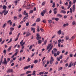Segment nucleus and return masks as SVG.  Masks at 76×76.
<instances>
[{"instance_id": "nucleus-1", "label": "nucleus", "mask_w": 76, "mask_h": 76, "mask_svg": "<svg viewBox=\"0 0 76 76\" xmlns=\"http://www.w3.org/2000/svg\"><path fill=\"white\" fill-rule=\"evenodd\" d=\"M10 60V58H7V61H6V59L5 58L4 59V62L3 61L2 62V64H7L8 62H9Z\"/></svg>"}, {"instance_id": "nucleus-2", "label": "nucleus", "mask_w": 76, "mask_h": 76, "mask_svg": "<svg viewBox=\"0 0 76 76\" xmlns=\"http://www.w3.org/2000/svg\"><path fill=\"white\" fill-rule=\"evenodd\" d=\"M75 4L73 5L72 7L73 10H72V8H70V11L69 12H70V13H72V12H75Z\"/></svg>"}, {"instance_id": "nucleus-3", "label": "nucleus", "mask_w": 76, "mask_h": 76, "mask_svg": "<svg viewBox=\"0 0 76 76\" xmlns=\"http://www.w3.org/2000/svg\"><path fill=\"white\" fill-rule=\"evenodd\" d=\"M26 11H24L23 13V15H26V16H25L24 17V18H23V20H24V19H25L26 18H28L29 17V15H28V13H26Z\"/></svg>"}, {"instance_id": "nucleus-4", "label": "nucleus", "mask_w": 76, "mask_h": 76, "mask_svg": "<svg viewBox=\"0 0 76 76\" xmlns=\"http://www.w3.org/2000/svg\"><path fill=\"white\" fill-rule=\"evenodd\" d=\"M47 11L45 9L44 10L42 11L41 13V15L42 16H44V15H45V13H46Z\"/></svg>"}, {"instance_id": "nucleus-5", "label": "nucleus", "mask_w": 76, "mask_h": 76, "mask_svg": "<svg viewBox=\"0 0 76 76\" xmlns=\"http://www.w3.org/2000/svg\"><path fill=\"white\" fill-rule=\"evenodd\" d=\"M37 37H36V39L37 40H39L41 38L39 34H37Z\"/></svg>"}, {"instance_id": "nucleus-6", "label": "nucleus", "mask_w": 76, "mask_h": 76, "mask_svg": "<svg viewBox=\"0 0 76 76\" xmlns=\"http://www.w3.org/2000/svg\"><path fill=\"white\" fill-rule=\"evenodd\" d=\"M6 10H4L3 11H2L3 13H4V14L5 16L6 15H7V13H8V11Z\"/></svg>"}, {"instance_id": "nucleus-7", "label": "nucleus", "mask_w": 76, "mask_h": 76, "mask_svg": "<svg viewBox=\"0 0 76 76\" xmlns=\"http://www.w3.org/2000/svg\"><path fill=\"white\" fill-rule=\"evenodd\" d=\"M53 61H54V59L53 57H51V59L50 60V64H53Z\"/></svg>"}, {"instance_id": "nucleus-8", "label": "nucleus", "mask_w": 76, "mask_h": 76, "mask_svg": "<svg viewBox=\"0 0 76 76\" xmlns=\"http://www.w3.org/2000/svg\"><path fill=\"white\" fill-rule=\"evenodd\" d=\"M23 40H22L20 43V44L21 45V46H23V45H25V42H24L23 43Z\"/></svg>"}, {"instance_id": "nucleus-9", "label": "nucleus", "mask_w": 76, "mask_h": 76, "mask_svg": "<svg viewBox=\"0 0 76 76\" xmlns=\"http://www.w3.org/2000/svg\"><path fill=\"white\" fill-rule=\"evenodd\" d=\"M30 65H28V66H26L24 67V69L26 70V69H28V68H30Z\"/></svg>"}, {"instance_id": "nucleus-10", "label": "nucleus", "mask_w": 76, "mask_h": 76, "mask_svg": "<svg viewBox=\"0 0 76 76\" xmlns=\"http://www.w3.org/2000/svg\"><path fill=\"white\" fill-rule=\"evenodd\" d=\"M69 5L67 8L68 9H69L70 8V7H71V4H72V1H70L69 2Z\"/></svg>"}, {"instance_id": "nucleus-11", "label": "nucleus", "mask_w": 76, "mask_h": 76, "mask_svg": "<svg viewBox=\"0 0 76 76\" xmlns=\"http://www.w3.org/2000/svg\"><path fill=\"white\" fill-rule=\"evenodd\" d=\"M53 47V46H52L48 50V53H50V50H52Z\"/></svg>"}, {"instance_id": "nucleus-12", "label": "nucleus", "mask_w": 76, "mask_h": 76, "mask_svg": "<svg viewBox=\"0 0 76 76\" xmlns=\"http://www.w3.org/2000/svg\"><path fill=\"white\" fill-rule=\"evenodd\" d=\"M31 31H33V33H35V28H31Z\"/></svg>"}, {"instance_id": "nucleus-13", "label": "nucleus", "mask_w": 76, "mask_h": 76, "mask_svg": "<svg viewBox=\"0 0 76 76\" xmlns=\"http://www.w3.org/2000/svg\"><path fill=\"white\" fill-rule=\"evenodd\" d=\"M51 45H52V44H50L48 45L47 46V50H48V49H49V48H50V47H51Z\"/></svg>"}, {"instance_id": "nucleus-14", "label": "nucleus", "mask_w": 76, "mask_h": 76, "mask_svg": "<svg viewBox=\"0 0 76 76\" xmlns=\"http://www.w3.org/2000/svg\"><path fill=\"white\" fill-rule=\"evenodd\" d=\"M58 34L59 35H60L61 34V30H60L59 31H58L57 32Z\"/></svg>"}, {"instance_id": "nucleus-15", "label": "nucleus", "mask_w": 76, "mask_h": 76, "mask_svg": "<svg viewBox=\"0 0 76 76\" xmlns=\"http://www.w3.org/2000/svg\"><path fill=\"white\" fill-rule=\"evenodd\" d=\"M42 42V41L41 39L39 40L38 41V44H41Z\"/></svg>"}, {"instance_id": "nucleus-16", "label": "nucleus", "mask_w": 76, "mask_h": 76, "mask_svg": "<svg viewBox=\"0 0 76 76\" xmlns=\"http://www.w3.org/2000/svg\"><path fill=\"white\" fill-rule=\"evenodd\" d=\"M31 35V33H28L27 34H26V37H28L29 35Z\"/></svg>"}, {"instance_id": "nucleus-17", "label": "nucleus", "mask_w": 76, "mask_h": 76, "mask_svg": "<svg viewBox=\"0 0 76 76\" xmlns=\"http://www.w3.org/2000/svg\"><path fill=\"white\" fill-rule=\"evenodd\" d=\"M11 49H12V46H10L8 49H7V51L8 52H10V50H11Z\"/></svg>"}, {"instance_id": "nucleus-18", "label": "nucleus", "mask_w": 76, "mask_h": 76, "mask_svg": "<svg viewBox=\"0 0 76 76\" xmlns=\"http://www.w3.org/2000/svg\"><path fill=\"white\" fill-rule=\"evenodd\" d=\"M69 25V23H66V24H64L63 25V26L64 28L66 26H68Z\"/></svg>"}, {"instance_id": "nucleus-19", "label": "nucleus", "mask_w": 76, "mask_h": 76, "mask_svg": "<svg viewBox=\"0 0 76 76\" xmlns=\"http://www.w3.org/2000/svg\"><path fill=\"white\" fill-rule=\"evenodd\" d=\"M3 58H1V61H0V66L1 65V63H2V61H3Z\"/></svg>"}, {"instance_id": "nucleus-20", "label": "nucleus", "mask_w": 76, "mask_h": 76, "mask_svg": "<svg viewBox=\"0 0 76 76\" xmlns=\"http://www.w3.org/2000/svg\"><path fill=\"white\" fill-rule=\"evenodd\" d=\"M61 13H63L64 14H66V12L65 11H63V10H61Z\"/></svg>"}, {"instance_id": "nucleus-21", "label": "nucleus", "mask_w": 76, "mask_h": 76, "mask_svg": "<svg viewBox=\"0 0 76 76\" xmlns=\"http://www.w3.org/2000/svg\"><path fill=\"white\" fill-rule=\"evenodd\" d=\"M44 73V72H40L39 73V74H38L37 75H39V76L41 75H43Z\"/></svg>"}, {"instance_id": "nucleus-22", "label": "nucleus", "mask_w": 76, "mask_h": 76, "mask_svg": "<svg viewBox=\"0 0 76 76\" xmlns=\"http://www.w3.org/2000/svg\"><path fill=\"white\" fill-rule=\"evenodd\" d=\"M40 20H41L40 18H38L36 20V22H40Z\"/></svg>"}, {"instance_id": "nucleus-23", "label": "nucleus", "mask_w": 76, "mask_h": 76, "mask_svg": "<svg viewBox=\"0 0 76 76\" xmlns=\"http://www.w3.org/2000/svg\"><path fill=\"white\" fill-rule=\"evenodd\" d=\"M14 29H15V28H14L11 27L10 28V31H12L13 30H14Z\"/></svg>"}, {"instance_id": "nucleus-24", "label": "nucleus", "mask_w": 76, "mask_h": 76, "mask_svg": "<svg viewBox=\"0 0 76 76\" xmlns=\"http://www.w3.org/2000/svg\"><path fill=\"white\" fill-rule=\"evenodd\" d=\"M7 25V23H5L4 24V25L3 26V28H5L6 27V26Z\"/></svg>"}, {"instance_id": "nucleus-25", "label": "nucleus", "mask_w": 76, "mask_h": 76, "mask_svg": "<svg viewBox=\"0 0 76 76\" xmlns=\"http://www.w3.org/2000/svg\"><path fill=\"white\" fill-rule=\"evenodd\" d=\"M40 30H39V26H37V31L39 32Z\"/></svg>"}, {"instance_id": "nucleus-26", "label": "nucleus", "mask_w": 76, "mask_h": 76, "mask_svg": "<svg viewBox=\"0 0 76 76\" xmlns=\"http://www.w3.org/2000/svg\"><path fill=\"white\" fill-rule=\"evenodd\" d=\"M55 6H56V5H55V3L54 2L53 3L52 7H53V8H54V7H55Z\"/></svg>"}, {"instance_id": "nucleus-27", "label": "nucleus", "mask_w": 76, "mask_h": 76, "mask_svg": "<svg viewBox=\"0 0 76 76\" xmlns=\"http://www.w3.org/2000/svg\"><path fill=\"white\" fill-rule=\"evenodd\" d=\"M15 53H18L19 52V50H18V49H16L15 51Z\"/></svg>"}, {"instance_id": "nucleus-28", "label": "nucleus", "mask_w": 76, "mask_h": 76, "mask_svg": "<svg viewBox=\"0 0 76 76\" xmlns=\"http://www.w3.org/2000/svg\"><path fill=\"white\" fill-rule=\"evenodd\" d=\"M47 40H46L45 41V42H44V45H45L46 44H47Z\"/></svg>"}, {"instance_id": "nucleus-29", "label": "nucleus", "mask_w": 76, "mask_h": 76, "mask_svg": "<svg viewBox=\"0 0 76 76\" xmlns=\"http://www.w3.org/2000/svg\"><path fill=\"white\" fill-rule=\"evenodd\" d=\"M24 20H23L22 21H21V22H20V24H22V23H23L24 22H25V21H26V19H24Z\"/></svg>"}, {"instance_id": "nucleus-30", "label": "nucleus", "mask_w": 76, "mask_h": 76, "mask_svg": "<svg viewBox=\"0 0 76 76\" xmlns=\"http://www.w3.org/2000/svg\"><path fill=\"white\" fill-rule=\"evenodd\" d=\"M31 73V71H28L26 72V74H29V73Z\"/></svg>"}, {"instance_id": "nucleus-31", "label": "nucleus", "mask_w": 76, "mask_h": 76, "mask_svg": "<svg viewBox=\"0 0 76 76\" xmlns=\"http://www.w3.org/2000/svg\"><path fill=\"white\" fill-rule=\"evenodd\" d=\"M34 63L35 64H36L38 63V60H36L34 61Z\"/></svg>"}, {"instance_id": "nucleus-32", "label": "nucleus", "mask_w": 76, "mask_h": 76, "mask_svg": "<svg viewBox=\"0 0 76 76\" xmlns=\"http://www.w3.org/2000/svg\"><path fill=\"white\" fill-rule=\"evenodd\" d=\"M3 53H4V55H6V50H4Z\"/></svg>"}, {"instance_id": "nucleus-33", "label": "nucleus", "mask_w": 76, "mask_h": 76, "mask_svg": "<svg viewBox=\"0 0 76 76\" xmlns=\"http://www.w3.org/2000/svg\"><path fill=\"white\" fill-rule=\"evenodd\" d=\"M36 72V71H34L33 72L32 75H35V74Z\"/></svg>"}, {"instance_id": "nucleus-34", "label": "nucleus", "mask_w": 76, "mask_h": 76, "mask_svg": "<svg viewBox=\"0 0 76 76\" xmlns=\"http://www.w3.org/2000/svg\"><path fill=\"white\" fill-rule=\"evenodd\" d=\"M69 39V37L68 36H66V40H68V39Z\"/></svg>"}, {"instance_id": "nucleus-35", "label": "nucleus", "mask_w": 76, "mask_h": 76, "mask_svg": "<svg viewBox=\"0 0 76 76\" xmlns=\"http://www.w3.org/2000/svg\"><path fill=\"white\" fill-rule=\"evenodd\" d=\"M72 25H76V22H75L74 21L72 22Z\"/></svg>"}, {"instance_id": "nucleus-36", "label": "nucleus", "mask_w": 76, "mask_h": 76, "mask_svg": "<svg viewBox=\"0 0 76 76\" xmlns=\"http://www.w3.org/2000/svg\"><path fill=\"white\" fill-rule=\"evenodd\" d=\"M7 8V7H6V6H4L3 7V9H4V10H6Z\"/></svg>"}, {"instance_id": "nucleus-37", "label": "nucleus", "mask_w": 76, "mask_h": 76, "mask_svg": "<svg viewBox=\"0 0 76 76\" xmlns=\"http://www.w3.org/2000/svg\"><path fill=\"white\" fill-rule=\"evenodd\" d=\"M12 41V39H10V40L7 43V44H9V43H10V42H11Z\"/></svg>"}, {"instance_id": "nucleus-38", "label": "nucleus", "mask_w": 76, "mask_h": 76, "mask_svg": "<svg viewBox=\"0 0 76 76\" xmlns=\"http://www.w3.org/2000/svg\"><path fill=\"white\" fill-rule=\"evenodd\" d=\"M10 71L11 73H13V69H10Z\"/></svg>"}, {"instance_id": "nucleus-39", "label": "nucleus", "mask_w": 76, "mask_h": 76, "mask_svg": "<svg viewBox=\"0 0 76 76\" xmlns=\"http://www.w3.org/2000/svg\"><path fill=\"white\" fill-rule=\"evenodd\" d=\"M58 42L59 43H60V42H61V39H60L58 40Z\"/></svg>"}, {"instance_id": "nucleus-40", "label": "nucleus", "mask_w": 76, "mask_h": 76, "mask_svg": "<svg viewBox=\"0 0 76 76\" xmlns=\"http://www.w3.org/2000/svg\"><path fill=\"white\" fill-rule=\"evenodd\" d=\"M60 51H58L57 52V55H58V56H59L60 54Z\"/></svg>"}, {"instance_id": "nucleus-41", "label": "nucleus", "mask_w": 76, "mask_h": 76, "mask_svg": "<svg viewBox=\"0 0 76 76\" xmlns=\"http://www.w3.org/2000/svg\"><path fill=\"white\" fill-rule=\"evenodd\" d=\"M55 20H56V21H58V20H59V19L58 18H56L55 19Z\"/></svg>"}, {"instance_id": "nucleus-42", "label": "nucleus", "mask_w": 76, "mask_h": 76, "mask_svg": "<svg viewBox=\"0 0 76 76\" xmlns=\"http://www.w3.org/2000/svg\"><path fill=\"white\" fill-rule=\"evenodd\" d=\"M27 61L28 62H29V61H31V59H30V58H29V57H28V59H27Z\"/></svg>"}, {"instance_id": "nucleus-43", "label": "nucleus", "mask_w": 76, "mask_h": 76, "mask_svg": "<svg viewBox=\"0 0 76 76\" xmlns=\"http://www.w3.org/2000/svg\"><path fill=\"white\" fill-rule=\"evenodd\" d=\"M58 16L59 17H62V15L60 14H57Z\"/></svg>"}, {"instance_id": "nucleus-44", "label": "nucleus", "mask_w": 76, "mask_h": 76, "mask_svg": "<svg viewBox=\"0 0 76 76\" xmlns=\"http://www.w3.org/2000/svg\"><path fill=\"white\" fill-rule=\"evenodd\" d=\"M68 67H72V63H70Z\"/></svg>"}, {"instance_id": "nucleus-45", "label": "nucleus", "mask_w": 76, "mask_h": 76, "mask_svg": "<svg viewBox=\"0 0 76 76\" xmlns=\"http://www.w3.org/2000/svg\"><path fill=\"white\" fill-rule=\"evenodd\" d=\"M62 69H63V67H59V69H58V70L59 71L61 70H62Z\"/></svg>"}, {"instance_id": "nucleus-46", "label": "nucleus", "mask_w": 76, "mask_h": 76, "mask_svg": "<svg viewBox=\"0 0 76 76\" xmlns=\"http://www.w3.org/2000/svg\"><path fill=\"white\" fill-rule=\"evenodd\" d=\"M29 23L27 22L26 23V26H29Z\"/></svg>"}, {"instance_id": "nucleus-47", "label": "nucleus", "mask_w": 76, "mask_h": 76, "mask_svg": "<svg viewBox=\"0 0 76 76\" xmlns=\"http://www.w3.org/2000/svg\"><path fill=\"white\" fill-rule=\"evenodd\" d=\"M53 50L55 52H56V51H57V49L56 48H54L53 49Z\"/></svg>"}, {"instance_id": "nucleus-48", "label": "nucleus", "mask_w": 76, "mask_h": 76, "mask_svg": "<svg viewBox=\"0 0 76 76\" xmlns=\"http://www.w3.org/2000/svg\"><path fill=\"white\" fill-rule=\"evenodd\" d=\"M36 26V23H34L31 25L32 26Z\"/></svg>"}, {"instance_id": "nucleus-49", "label": "nucleus", "mask_w": 76, "mask_h": 76, "mask_svg": "<svg viewBox=\"0 0 76 76\" xmlns=\"http://www.w3.org/2000/svg\"><path fill=\"white\" fill-rule=\"evenodd\" d=\"M44 23H47V22H46V20H43L42 21Z\"/></svg>"}, {"instance_id": "nucleus-50", "label": "nucleus", "mask_w": 76, "mask_h": 76, "mask_svg": "<svg viewBox=\"0 0 76 76\" xmlns=\"http://www.w3.org/2000/svg\"><path fill=\"white\" fill-rule=\"evenodd\" d=\"M32 45H31L29 48V50H31L32 49Z\"/></svg>"}, {"instance_id": "nucleus-51", "label": "nucleus", "mask_w": 76, "mask_h": 76, "mask_svg": "<svg viewBox=\"0 0 76 76\" xmlns=\"http://www.w3.org/2000/svg\"><path fill=\"white\" fill-rule=\"evenodd\" d=\"M57 13V11H54V13L55 15H56V14Z\"/></svg>"}, {"instance_id": "nucleus-52", "label": "nucleus", "mask_w": 76, "mask_h": 76, "mask_svg": "<svg viewBox=\"0 0 76 76\" xmlns=\"http://www.w3.org/2000/svg\"><path fill=\"white\" fill-rule=\"evenodd\" d=\"M14 3H15V5H17V3H18V1H14Z\"/></svg>"}, {"instance_id": "nucleus-53", "label": "nucleus", "mask_w": 76, "mask_h": 76, "mask_svg": "<svg viewBox=\"0 0 76 76\" xmlns=\"http://www.w3.org/2000/svg\"><path fill=\"white\" fill-rule=\"evenodd\" d=\"M16 26V23H14L12 24V27H14V26Z\"/></svg>"}, {"instance_id": "nucleus-54", "label": "nucleus", "mask_w": 76, "mask_h": 76, "mask_svg": "<svg viewBox=\"0 0 76 76\" xmlns=\"http://www.w3.org/2000/svg\"><path fill=\"white\" fill-rule=\"evenodd\" d=\"M49 23H52V20H48Z\"/></svg>"}, {"instance_id": "nucleus-55", "label": "nucleus", "mask_w": 76, "mask_h": 76, "mask_svg": "<svg viewBox=\"0 0 76 76\" xmlns=\"http://www.w3.org/2000/svg\"><path fill=\"white\" fill-rule=\"evenodd\" d=\"M45 2H43L42 3V6H44L45 5Z\"/></svg>"}, {"instance_id": "nucleus-56", "label": "nucleus", "mask_w": 76, "mask_h": 76, "mask_svg": "<svg viewBox=\"0 0 76 76\" xmlns=\"http://www.w3.org/2000/svg\"><path fill=\"white\" fill-rule=\"evenodd\" d=\"M35 6V3H33L31 4V5L30 6V7H31V6Z\"/></svg>"}, {"instance_id": "nucleus-57", "label": "nucleus", "mask_w": 76, "mask_h": 76, "mask_svg": "<svg viewBox=\"0 0 76 76\" xmlns=\"http://www.w3.org/2000/svg\"><path fill=\"white\" fill-rule=\"evenodd\" d=\"M30 13H33V10H30Z\"/></svg>"}, {"instance_id": "nucleus-58", "label": "nucleus", "mask_w": 76, "mask_h": 76, "mask_svg": "<svg viewBox=\"0 0 76 76\" xmlns=\"http://www.w3.org/2000/svg\"><path fill=\"white\" fill-rule=\"evenodd\" d=\"M54 56H55V57H57V54H56V53H54Z\"/></svg>"}, {"instance_id": "nucleus-59", "label": "nucleus", "mask_w": 76, "mask_h": 76, "mask_svg": "<svg viewBox=\"0 0 76 76\" xmlns=\"http://www.w3.org/2000/svg\"><path fill=\"white\" fill-rule=\"evenodd\" d=\"M7 72L8 73H9V72H10V69H7Z\"/></svg>"}, {"instance_id": "nucleus-60", "label": "nucleus", "mask_w": 76, "mask_h": 76, "mask_svg": "<svg viewBox=\"0 0 76 76\" xmlns=\"http://www.w3.org/2000/svg\"><path fill=\"white\" fill-rule=\"evenodd\" d=\"M72 39H75V36H72V37H71Z\"/></svg>"}, {"instance_id": "nucleus-61", "label": "nucleus", "mask_w": 76, "mask_h": 76, "mask_svg": "<svg viewBox=\"0 0 76 76\" xmlns=\"http://www.w3.org/2000/svg\"><path fill=\"white\" fill-rule=\"evenodd\" d=\"M70 57H73V54L71 53L70 54Z\"/></svg>"}, {"instance_id": "nucleus-62", "label": "nucleus", "mask_w": 76, "mask_h": 76, "mask_svg": "<svg viewBox=\"0 0 76 76\" xmlns=\"http://www.w3.org/2000/svg\"><path fill=\"white\" fill-rule=\"evenodd\" d=\"M12 23H12V22H10V26H12Z\"/></svg>"}, {"instance_id": "nucleus-63", "label": "nucleus", "mask_w": 76, "mask_h": 76, "mask_svg": "<svg viewBox=\"0 0 76 76\" xmlns=\"http://www.w3.org/2000/svg\"><path fill=\"white\" fill-rule=\"evenodd\" d=\"M73 1L74 4H75L76 2V0H73Z\"/></svg>"}, {"instance_id": "nucleus-64", "label": "nucleus", "mask_w": 76, "mask_h": 76, "mask_svg": "<svg viewBox=\"0 0 76 76\" xmlns=\"http://www.w3.org/2000/svg\"><path fill=\"white\" fill-rule=\"evenodd\" d=\"M32 75V74H30L28 75L27 76H31Z\"/></svg>"}]
</instances>
